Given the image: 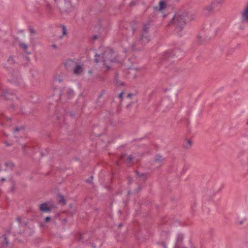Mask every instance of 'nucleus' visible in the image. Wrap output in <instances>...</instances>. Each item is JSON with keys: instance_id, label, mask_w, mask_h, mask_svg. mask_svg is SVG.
<instances>
[{"instance_id": "obj_12", "label": "nucleus", "mask_w": 248, "mask_h": 248, "mask_svg": "<svg viewBox=\"0 0 248 248\" xmlns=\"http://www.w3.org/2000/svg\"><path fill=\"white\" fill-rule=\"evenodd\" d=\"M179 238H180V241H181V240L182 239V235H179L178 237V238H177V242L176 243V246H175V248H178V243H179Z\"/></svg>"}, {"instance_id": "obj_18", "label": "nucleus", "mask_w": 248, "mask_h": 248, "mask_svg": "<svg viewBox=\"0 0 248 248\" xmlns=\"http://www.w3.org/2000/svg\"><path fill=\"white\" fill-rule=\"evenodd\" d=\"M50 219V217H46V218H45V221H46V222H47V221H48Z\"/></svg>"}, {"instance_id": "obj_30", "label": "nucleus", "mask_w": 248, "mask_h": 248, "mask_svg": "<svg viewBox=\"0 0 248 248\" xmlns=\"http://www.w3.org/2000/svg\"><path fill=\"white\" fill-rule=\"evenodd\" d=\"M31 32H32V30H31Z\"/></svg>"}, {"instance_id": "obj_23", "label": "nucleus", "mask_w": 248, "mask_h": 248, "mask_svg": "<svg viewBox=\"0 0 248 248\" xmlns=\"http://www.w3.org/2000/svg\"><path fill=\"white\" fill-rule=\"evenodd\" d=\"M132 95V94H128L127 95V97H130Z\"/></svg>"}, {"instance_id": "obj_28", "label": "nucleus", "mask_w": 248, "mask_h": 248, "mask_svg": "<svg viewBox=\"0 0 248 248\" xmlns=\"http://www.w3.org/2000/svg\"><path fill=\"white\" fill-rule=\"evenodd\" d=\"M69 92L72 93L73 92V91L72 90H70Z\"/></svg>"}, {"instance_id": "obj_26", "label": "nucleus", "mask_w": 248, "mask_h": 248, "mask_svg": "<svg viewBox=\"0 0 248 248\" xmlns=\"http://www.w3.org/2000/svg\"><path fill=\"white\" fill-rule=\"evenodd\" d=\"M17 219V220H18V222H20V221L19 218H18Z\"/></svg>"}, {"instance_id": "obj_31", "label": "nucleus", "mask_w": 248, "mask_h": 248, "mask_svg": "<svg viewBox=\"0 0 248 248\" xmlns=\"http://www.w3.org/2000/svg\"><path fill=\"white\" fill-rule=\"evenodd\" d=\"M247 124L248 125V121L247 123Z\"/></svg>"}, {"instance_id": "obj_19", "label": "nucleus", "mask_w": 248, "mask_h": 248, "mask_svg": "<svg viewBox=\"0 0 248 248\" xmlns=\"http://www.w3.org/2000/svg\"><path fill=\"white\" fill-rule=\"evenodd\" d=\"M5 165L6 166L10 165V166H11V167L14 166V164H13L12 163H9L8 164L7 163H5Z\"/></svg>"}, {"instance_id": "obj_4", "label": "nucleus", "mask_w": 248, "mask_h": 248, "mask_svg": "<svg viewBox=\"0 0 248 248\" xmlns=\"http://www.w3.org/2000/svg\"><path fill=\"white\" fill-rule=\"evenodd\" d=\"M168 8V0H160L158 6H156V18L162 19L165 17Z\"/></svg>"}, {"instance_id": "obj_8", "label": "nucleus", "mask_w": 248, "mask_h": 248, "mask_svg": "<svg viewBox=\"0 0 248 248\" xmlns=\"http://www.w3.org/2000/svg\"><path fill=\"white\" fill-rule=\"evenodd\" d=\"M193 142L190 139H186L184 143V147L186 149H188L191 147Z\"/></svg>"}, {"instance_id": "obj_21", "label": "nucleus", "mask_w": 248, "mask_h": 248, "mask_svg": "<svg viewBox=\"0 0 248 248\" xmlns=\"http://www.w3.org/2000/svg\"><path fill=\"white\" fill-rule=\"evenodd\" d=\"M144 38H146V36H145V37H144V36H143V35H142V37H141V40H142V41H144Z\"/></svg>"}, {"instance_id": "obj_17", "label": "nucleus", "mask_w": 248, "mask_h": 248, "mask_svg": "<svg viewBox=\"0 0 248 248\" xmlns=\"http://www.w3.org/2000/svg\"><path fill=\"white\" fill-rule=\"evenodd\" d=\"M123 94H124V91H122L119 95V97L120 98H122L123 97Z\"/></svg>"}, {"instance_id": "obj_13", "label": "nucleus", "mask_w": 248, "mask_h": 248, "mask_svg": "<svg viewBox=\"0 0 248 248\" xmlns=\"http://www.w3.org/2000/svg\"><path fill=\"white\" fill-rule=\"evenodd\" d=\"M95 60L96 62H98L100 61L99 58L100 55H98L97 53H95Z\"/></svg>"}, {"instance_id": "obj_11", "label": "nucleus", "mask_w": 248, "mask_h": 248, "mask_svg": "<svg viewBox=\"0 0 248 248\" xmlns=\"http://www.w3.org/2000/svg\"><path fill=\"white\" fill-rule=\"evenodd\" d=\"M59 202L60 203H61L62 204H65V201H64V198L62 196H59Z\"/></svg>"}, {"instance_id": "obj_15", "label": "nucleus", "mask_w": 248, "mask_h": 248, "mask_svg": "<svg viewBox=\"0 0 248 248\" xmlns=\"http://www.w3.org/2000/svg\"><path fill=\"white\" fill-rule=\"evenodd\" d=\"M63 34H65L66 32V29L65 27L62 26V27Z\"/></svg>"}, {"instance_id": "obj_2", "label": "nucleus", "mask_w": 248, "mask_h": 248, "mask_svg": "<svg viewBox=\"0 0 248 248\" xmlns=\"http://www.w3.org/2000/svg\"><path fill=\"white\" fill-rule=\"evenodd\" d=\"M54 5L59 10L62 15L72 12L75 8L74 0H53Z\"/></svg>"}, {"instance_id": "obj_22", "label": "nucleus", "mask_w": 248, "mask_h": 248, "mask_svg": "<svg viewBox=\"0 0 248 248\" xmlns=\"http://www.w3.org/2000/svg\"><path fill=\"white\" fill-rule=\"evenodd\" d=\"M52 47L54 48H57V46L56 45H52Z\"/></svg>"}, {"instance_id": "obj_27", "label": "nucleus", "mask_w": 248, "mask_h": 248, "mask_svg": "<svg viewBox=\"0 0 248 248\" xmlns=\"http://www.w3.org/2000/svg\"><path fill=\"white\" fill-rule=\"evenodd\" d=\"M138 175H139V176H143V174H141V175H140L138 173Z\"/></svg>"}, {"instance_id": "obj_6", "label": "nucleus", "mask_w": 248, "mask_h": 248, "mask_svg": "<svg viewBox=\"0 0 248 248\" xmlns=\"http://www.w3.org/2000/svg\"><path fill=\"white\" fill-rule=\"evenodd\" d=\"M165 161V158L160 154H156V169L162 166Z\"/></svg>"}, {"instance_id": "obj_10", "label": "nucleus", "mask_w": 248, "mask_h": 248, "mask_svg": "<svg viewBox=\"0 0 248 248\" xmlns=\"http://www.w3.org/2000/svg\"><path fill=\"white\" fill-rule=\"evenodd\" d=\"M19 46L20 47L23 49L28 54H30V52H28L27 51V49L28 48V45L25 44H24V43H20L19 44Z\"/></svg>"}, {"instance_id": "obj_14", "label": "nucleus", "mask_w": 248, "mask_h": 248, "mask_svg": "<svg viewBox=\"0 0 248 248\" xmlns=\"http://www.w3.org/2000/svg\"><path fill=\"white\" fill-rule=\"evenodd\" d=\"M8 61L10 63H13L14 62L13 58L12 56H10L8 59Z\"/></svg>"}, {"instance_id": "obj_16", "label": "nucleus", "mask_w": 248, "mask_h": 248, "mask_svg": "<svg viewBox=\"0 0 248 248\" xmlns=\"http://www.w3.org/2000/svg\"><path fill=\"white\" fill-rule=\"evenodd\" d=\"M104 49H105V48H104L103 47H100L99 48V52H102V51H104Z\"/></svg>"}, {"instance_id": "obj_29", "label": "nucleus", "mask_w": 248, "mask_h": 248, "mask_svg": "<svg viewBox=\"0 0 248 248\" xmlns=\"http://www.w3.org/2000/svg\"><path fill=\"white\" fill-rule=\"evenodd\" d=\"M58 80H59V82L61 81V80L60 79H58Z\"/></svg>"}, {"instance_id": "obj_7", "label": "nucleus", "mask_w": 248, "mask_h": 248, "mask_svg": "<svg viewBox=\"0 0 248 248\" xmlns=\"http://www.w3.org/2000/svg\"><path fill=\"white\" fill-rule=\"evenodd\" d=\"M40 209L44 212H48L51 210V204L50 202H45L40 205Z\"/></svg>"}, {"instance_id": "obj_9", "label": "nucleus", "mask_w": 248, "mask_h": 248, "mask_svg": "<svg viewBox=\"0 0 248 248\" xmlns=\"http://www.w3.org/2000/svg\"><path fill=\"white\" fill-rule=\"evenodd\" d=\"M82 71V67L81 65L78 64L74 69V72L75 74L78 75L80 74Z\"/></svg>"}, {"instance_id": "obj_24", "label": "nucleus", "mask_w": 248, "mask_h": 248, "mask_svg": "<svg viewBox=\"0 0 248 248\" xmlns=\"http://www.w3.org/2000/svg\"><path fill=\"white\" fill-rule=\"evenodd\" d=\"M20 130L19 128H16V129H15V131H19Z\"/></svg>"}, {"instance_id": "obj_25", "label": "nucleus", "mask_w": 248, "mask_h": 248, "mask_svg": "<svg viewBox=\"0 0 248 248\" xmlns=\"http://www.w3.org/2000/svg\"><path fill=\"white\" fill-rule=\"evenodd\" d=\"M1 180L2 181H4L5 180V178H1Z\"/></svg>"}, {"instance_id": "obj_1", "label": "nucleus", "mask_w": 248, "mask_h": 248, "mask_svg": "<svg viewBox=\"0 0 248 248\" xmlns=\"http://www.w3.org/2000/svg\"><path fill=\"white\" fill-rule=\"evenodd\" d=\"M187 14L186 13L178 12L174 16L171 23L174 24L176 27V31L178 35L181 36L183 31L181 32L186 25L187 20Z\"/></svg>"}, {"instance_id": "obj_3", "label": "nucleus", "mask_w": 248, "mask_h": 248, "mask_svg": "<svg viewBox=\"0 0 248 248\" xmlns=\"http://www.w3.org/2000/svg\"><path fill=\"white\" fill-rule=\"evenodd\" d=\"M116 53L112 49L110 48L105 49L104 53L102 56V58L104 65L105 66L106 70H108L110 68V66L109 65L110 63L120 62V61L116 59Z\"/></svg>"}, {"instance_id": "obj_20", "label": "nucleus", "mask_w": 248, "mask_h": 248, "mask_svg": "<svg viewBox=\"0 0 248 248\" xmlns=\"http://www.w3.org/2000/svg\"><path fill=\"white\" fill-rule=\"evenodd\" d=\"M3 239H4V240L5 241L6 245H7L8 244V242L5 236H4Z\"/></svg>"}, {"instance_id": "obj_5", "label": "nucleus", "mask_w": 248, "mask_h": 248, "mask_svg": "<svg viewBox=\"0 0 248 248\" xmlns=\"http://www.w3.org/2000/svg\"><path fill=\"white\" fill-rule=\"evenodd\" d=\"M241 19L243 22L248 23V1L241 12Z\"/></svg>"}]
</instances>
